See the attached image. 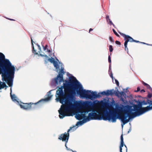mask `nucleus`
Here are the masks:
<instances>
[{"mask_svg":"<svg viewBox=\"0 0 152 152\" xmlns=\"http://www.w3.org/2000/svg\"><path fill=\"white\" fill-rule=\"evenodd\" d=\"M66 83H63L56 91V100L63 104L65 102V105L61 107V110L59 111V117L63 118L65 116H70L68 113L69 112L73 106L71 102L72 99L76 94H77L83 98H86L91 99L96 98L97 92L91 91L83 89L82 85L74 76L70 78L69 82L67 80L64 81Z\"/></svg>","mask_w":152,"mask_h":152,"instance_id":"obj_1","label":"nucleus"},{"mask_svg":"<svg viewBox=\"0 0 152 152\" xmlns=\"http://www.w3.org/2000/svg\"><path fill=\"white\" fill-rule=\"evenodd\" d=\"M5 58H0V69L3 71L1 75L2 80L11 87L13 85L15 68L9 60ZM7 87L5 82L0 81V89Z\"/></svg>","mask_w":152,"mask_h":152,"instance_id":"obj_2","label":"nucleus"},{"mask_svg":"<svg viewBox=\"0 0 152 152\" xmlns=\"http://www.w3.org/2000/svg\"><path fill=\"white\" fill-rule=\"evenodd\" d=\"M118 118L117 113L114 112L111 113H102L99 114L95 113H90L88 114V116L86 118V119L87 121H89L90 120L103 119L109 121L112 120V122H115L116 121Z\"/></svg>","mask_w":152,"mask_h":152,"instance_id":"obj_3","label":"nucleus"},{"mask_svg":"<svg viewBox=\"0 0 152 152\" xmlns=\"http://www.w3.org/2000/svg\"><path fill=\"white\" fill-rule=\"evenodd\" d=\"M97 105V103L94 102H92L91 101H86L82 103L80 106L81 108L86 110L84 111L83 110L79 111V112L80 114H77L75 116L76 118L78 120H81L86 117V113L91 111L96 107Z\"/></svg>","mask_w":152,"mask_h":152,"instance_id":"obj_4","label":"nucleus"},{"mask_svg":"<svg viewBox=\"0 0 152 152\" xmlns=\"http://www.w3.org/2000/svg\"><path fill=\"white\" fill-rule=\"evenodd\" d=\"M128 106V110L126 114L127 117L130 119L134 118L137 116H140L145 113V111L142 107L141 105L134 104L133 106Z\"/></svg>","mask_w":152,"mask_h":152,"instance_id":"obj_5","label":"nucleus"},{"mask_svg":"<svg viewBox=\"0 0 152 152\" xmlns=\"http://www.w3.org/2000/svg\"><path fill=\"white\" fill-rule=\"evenodd\" d=\"M128 106H124L121 104L116 108V111L118 113V118L123 122V125H124L129 121V119H126L127 116L125 115L126 114L128 111Z\"/></svg>","mask_w":152,"mask_h":152,"instance_id":"obj_6","label":"nucleus"},{"mask_svg":"<svg viewBox=\"0 0 152 152\" xmlns=\"http://www.w3.org/2000/svg\"><path fill=\"white\" fill-rule=\"evenodd\" d=\"M52 95H48V96L44 99H41L37 102L33 103L30 102L29 103H23L20 104L21 108L27 110H30L36 107L35 105L37 104L44 101H48L50 100L51 98Z\"/></svg>","mask_w":152,"mask_h":152,"instance_id":"obj_7","label":"nucleus"},{"mask_svg":"<svg viewBox=\"0 0 152 152\" xmlns=\"http://www.w3.org/2000/svg\"><path fill=\"white\" fill-rule=\"evenodd\" d=\"M31 42H32V45L33 47V52L34 54H38V52H39V54H40V55L42 56H45V57H48V56L47 55H48L50 57H53L54 56V55L53 53L51 51L49 50H48L47 48H46L45 46L44 47L43 46V48L44 50L45 51L46 54H41L40 53V51H41V47L40 46L37 45V46L38 47V51H37L34 49V47L33 46V41L32 39H31Z\"/></svg>","mask_w":152,"mask_h":152,"instance_id":"obj_8","label":"nucleus"},{"mask_svg":"<svg viewBox=\"0 0 152 152\" xmlns=\"http://www.w3.org/2000/svg\"><path fill=\"white\" fill-rule=\"evenodd\" d=\"M74 127H70V129L68 130L67 133L65 132L64 134H61L58 137V139L60 140H62L63 141H65L66 143H67L68 142L69 136V132Z\"/></svg>","mask_w":152,"mask_h":152,"instance_id":"obj_9","label":"nucleus"},{"mask_svg":"<svg viewBox=\"0 0 152 152\" xmlns=\"http://www.w3.org/2000/svg\"><path fill=\"white\" fill-rule=\"evenodd\" d=\"M64 69L61 68V70L60 71L58 75L55 79V82L56 84H58V83H61L62 81H64L63 80V75L64 74Z\"/></svg>","mask_w":152,"mask_h":152,"instance_id":"obj_10","label":"nucleus"},{"mask_svg":"<svg viewBox=\"0 0 152 152\" xmlns=\"http://www.w3.org/2000/svg\"><path fill=\"white\" fill-rule=\"evenodd\" d=\"M120 152H127V148L126 145L124 144L123 134L121 136V143L120 146Z\"/></svg>","mask_w":152,"mask_h":152,"instance_id":"obj_11","label":"nucleus"},{"mask_svg":"<svg viewBox=\"0 0 152 152\" xmlns=\"http://www.w3.org/2000/svg\"><path fill=\"white\" fill-rule=\"evenodd\" d=\"M120 34L124 37V40H125V42L126 45V43H128L129 42H133V41H134V39L129 36L126 35L120 32Z\"/></svg>","mask_w":152,"mask_h":152,"instance_id":"obj_12","label":"nucleus"},{"mask_svg":"<svg viewBox=\"0 0 152 152\" xmlns=\"http://www.w3.org/2000/svg\"><path fill=\"white\" fill-rule=\"evenodd\" d=\"M147 102L150 105H152V101L148 100ZM142 108L145 112H147L150 110H152V106H148L146 107H142Z\"/></svg>","mask_w":152,"mask_h":152,"instance_id":"obj_13","label":"nucleus"},{"mask_svg":"<svg viewBox=\"0 0 152 152\" xmlns=\"http://www.w3.org/2000/svg\"><path fill=\"white\" fill-rule=\"evenodd\" d=\"M48 60L51 63L53 64L54 66L56 68V69H58L59 68V66L58 64V62L53 59V58H48Z\"/></svg>","mask_w":152,"mask_h":152,"instance_id":"obj_14","label":"nucleus"},{"mask_svg":"<svg viewBox=\"0 0 152 152\" xmlns=\"http://www.w3.org/2000/svg\"><path fill=\"white\" fill-rule=\"evenodd\" d=\"M107 91V95L108 96H109V95H111L112 96L114 93V91L113 89H112L110 90H108Z\"/></svg>","mask_w":152,"mask_h":152,"instance_id":"obj_15","label":"nucleus"},{"mask_svg":"<svg viewBox=\"0 0 152 152\" xmlns=\"http://www.w3.org/2000/svg\"><path fill=\"white\" fill-rule=\"evenodd\" d=\"M87 121V120L86 118L84 119L82 121H78L76 125H82L84 123L86 122Z\"/></svg>","mask_w":152,"mask_h":152,"instance_id":"obj_16","label":"nucleus"},{"mask_svg":"<svg viewBox=\"0 0 152 152\" xmlns=\"http://www.w3.org/2000/svg\"><path fill=\"white\" fill-rule=\"evenodd\" d=\"M10 90H11V91H12L11 88H10ZM10 96L11 97V99H12V100L13 101H16V97L15 95L14 94H13V95H12L11 94V91Z\"/></svg>","mask_w":152,"mask_h":152,"instance_id":"obj_17","label":"nucleus"},{"mask_svg":"<svg viewBox=\"0 0 152 152\" xmlns=\"http://www.w3.org/2000/svg\"><path fill=\"white\" fill-rule=\"evenodd\" d=\"M101 94L102 95H106V96H108L107 93V91H104L102 92H100Z\"/></svg>","mask_w":152,"mask_h":152,"instance_id":"obj_18","label":"nucleus"},{"mask_svg":"<svg viewBox=\"0 0 152 152\" xmlns=\"http://www.w3.org/2000/svg\"><path fill=\"white\" fill-rule=\"evenodd\" d=\"M114 93L116 96L118 97L120 96V95H119L120 92L119 91L116 92V91H114Z\"/></svg>","mask_w":152,"mask_h":152,"instance_id":"obj_19","label":"nucleus"},{"mask_svg":"<svg viewBox=\"0 0 152 152\" xmlns=\"http://www.w3.org/2000/svg\"><path fill=\"white\" fill-rule=\"evenodd\" d=\"M119 95H120V96H124V95H126V94L124 92L121 91V92H120Z\"/></svg>","mask_w":152,"mask_h":152,"instance_id":"obj_20","label":"nucleus"},{"mask_svg":"<svg viewBox=\"0 0 152 152\" xmlns=\"http://www.w3.org/2000/svg\"><path fill=\"white\" fill-rule=\"evenodd\" d=\"M146 87L148 89H149L152 92V88L148 84L147 86H146Z\"/></svg>","mask_w":152,"mask_h":152,"instance_id":"obj_21","label":"nucleus"},{"mask_svg":"<svg viewBox=\"0 0 152 152\" xmlns=\"http://www.w3.org/2000/svg\"><path fill=\"white\" fill-rule=\"evenodd\" d=\"M109 49L110 52H112L113 50L112 46L111 45L109 46Z\"/></svg>","mask_w":152,"mask_h":152,"instance_id":"obj_22","label":"nucleus"},{"mask_svg":"<svg viewBox=\"0 0 152 152\" xmlns=\"http://www.w3.org/2000/svg\"><path fill=\"white\" fill-rule=\"evenodd\" d=\"M127 44L128 43H126V45L125 44H126L125 42H124V46H125V50L128 51V48H127Z\"/></svg>","mask_w":152,"mask_h":152,"instance_id":"obj_23","label":"nucleus"},{"mask_svg":"<svg viewBox=\"0 0 152 152\" xmlns=\"http://www.w3.org/2000/svg\"><path fill=\"white\" fill-rule=\"evenodd\" d=\"M152 96V94L149 93L147 95V97L148 98H151Z\"/></svg>","mask_w":152,"mask_h":152,"instance_id":"obj_24","label":"nucleus"},{"mask_svg":"<svg viewBox=\"0 0 152 152\" xmlns=\"http://www.w3.org/2000/svg\"><path fill=\"white\" fill-rule=\"evenodd\" d=\"M109 39L110 42H114V40L113 39V38L111 37H109Z\"/></svg>","mask_w":152,"mask_h":152,"instance_id":"obj_25","label":"nucleus"},{"mask_svg":"<svg viewBox=\"0 0 152 152\" xmlns=\"http://www.w3.org/2000/svg\"><path fill=\"white\" fill-rule=\"evenodd\" d=\"M113 32L117 36H119V35H118V33L116 32V31H115V30L114 29H113Z\"/></svg>","mask_w":152,"mask_h":152,"instance_id":"obj_26","label":"nucleus"},{"mask_svg":"<svg viewBox=\"0 0 152 152\" xmlns=\"http://www.w3.org/2000/svg\"><path fill=\"white\" fill-rule=\"evenodd\" d=\"M115 83L117 85V86H119V83L118 82V80H115Z\"/></svg>","mask_w":152,"mask_h":152,"instance_id":"obj_27","label":"nucleus"},{"mask_svg":"<svg viewBox=\"0 0 152 152\" xmlns=\"http://www.w3.org/2000/svg\"><path fill=\"white\" fill-rule=\"evenodd\" d=\"M101 94H100V92H99V93L98 94H97V95H96V98H98V97H100L101 96Z\"/></svg>","mask_w":152,"mask_h":152,"instance_id":"obj_28","label":"nucleus"},{"mask_svg":"<svg viewBox=\"0 0 152 152\" xmlns=\"http://www.w3.org/2000/svg\"><path fill=\"white\" fill-rule=\"evenodd\" d=\"M142 84L144 86H147L148 85V84L145 83V82H144L143 81H142Z\"/></svg>","mask_w":152,"mask_h":152,"instance_id":"obj_29","label":"nucleus"},{"mask_svg":"<svg viewBox=\"0 0 152 152\" xmlns=\"http://www.w3.org/2000/svg\"><path fill=\"white\" fill-rule=\"evenodd\" d=\"M115 43L118 45H120L121 44V43L120 42L118 41H116L115 42Z\"/></svg>","mask_w":152,"mask_h":152,"instance_id":"obj_30","label":"nucleus"},{"mask_svg":"<svg viewBox=\"0 0 152 152\" xmlns=\"http://www.w3.org/2000/svg\"><path fill=\"white\" fill-rule=\"evenodd\" d=\"M0 57H5V56L2 53L0 52Z\"/></svg>","mask_w":152,"mask_h":152,"instance_id":"obj_31","label":"nucleus"},{"mask_svg":"<svg viewBox=\"0 0 152 152\" xmlns=\"http://www.w3.org/2000/svg\"><path fill=\"white\" fill-rule=\"evenodd\" d=\"M109 20V22H110V25H113V26H114V25L113 24V23L112 22V21L110 20Z\"/></svg>","mask_w":152,"mask_h":152,"instance_id":"obj_32","label":"nucleus"},{"mask_svg":"<svg viewBox=\"0 0 152 152\" xmlns=\"http://www.w3.org/2000/svg\"><path fill=\"white\" fill-rule=\"evenodd\" d=\"M106 19H107V21L110 20V18H109V16H106Z\"/></svg>","mask_w":152,"mask_h":152,"instance_id":"obj_33","label":"nucleus"},{"mask_svg":"<svg viewBox=\"0 0 152 152\" xmlns=\"http://www.w3.org/2000/svg\"><path fill=\"white\" fill-rule=\"evenodd\" d=\"M108 61L109 63H111V58H108Z\"/></svg>","mask_w":152,"mask_h":152,"instance_id":"obj_34","label":"nucleus"},{"mask_svg":"<svg viewBox=\"0 0 152 152\" xmlns=\"http://www.w3.org/2000/svg\"><path fill=\"white\" fill-rule=\"evenodd\" d=\"M137 91H136L137 92H138L140 90V88L139 87H137Z\"/></svg>","mask_w":152,"mask_h":152,"instance_id":"obj_35","label":"nucleus"},{"mask_svg":"<svg viewBox=\"0 0 152 152\" xmlns=\"http://www.w3.org/2000/svg\"><path fill=\"white\" fill-rule=\"evenodd\" d=\"M111 64H110V65H109V71H110V70H111Z\"/></svg>","mask_w":152,"mask_h":152,"instance_id":"obj_36","label":"nucleus"},{"mask_svg":"<svg viewBox=\"0 0 152 152\" xmlns=\"http://www.w3.org/2000/svg\"><path fill=\"white\" fill-rule=\"evenodd\" d=\"M140 92L141 93L145 92V91L144 89H142L140 91Z\"/></svg>","mask_w":152,"mask_h":152,"instance_id":"obj_37","label":"nucleus"},{"mask_svg":"<svg viewBox=\"0 0 152 152\" xmlns=\"http://www.w3.org/2000/svg\"><path fill=\"white\" fill-rule=\"evenodd\" d=\"M102 104H103L104 105V106H106V105H107V103H104V102H102Z\"/></svg>","mask_w":152,"mask_h":152,"instance_id":"obj_38","label":"nucleus"},{"mask_svg":"<svg viewBox=\"0 0 152 152\" xmlns=\"http://www.w3.org/2000/svg\"><path fill=\"white\" fill-rule=\"evenodd\" d=\"M133 42H139V41L135 40H134V41H133Z\"/></svg>","mask_w":152,"mask_h":152,"instance_id":"obj_39","label":"nucleus"},{"mask_svg":"<svg viewBox=\"0 0 152 152\" xmlns=\"http://www.w3.org/2000/svg\"><path fill=\"white\" fill-rule=\"evenodd\" d=\"M143 104L145 105H146L147 104V103L146 102H143Z\"/></svg>","mask_w":152,"mask_h":152,"instance_id":"obj_40","label":"nucleus"},{"mask_svg":"<svg viewBox=\"0 0 152 152\" xmlns=\"http://www.w3.org/2000/svg\"><path fill=\"white\" fill-rule=\"evenodd\" d=\"M92 30H93V29H92L90 28V29H89V32H90L91 31H92Z\"/></svg>","mask_w":152,"mask_h":152,"instance_id":"obj_41","label":"nucleus"},{"mask_svg":"<svg viewBox=\"0 0 152 152\" xmlns=\"http://www.w3.org/2000/svg\"><path fill=\"white\" fill-rule=\"evenodd\" d=\"M110 76L111 77H112V78H113V75L112 74H111L110 75Z\"/></svg>","mask_w":152,"mask_h":152,"instance_id":"obj_42","label":"nucleus"},{"mask_svg":"<svg viewBox=\"0 0 152 152\" xmlns=\"http://www.w3.org/2000/svg\"><path fill=\"white\" fill-rule=\"evenodd\" d=\"M45 47L46 48H48V45H46L45 46Z\"/></svg>","mask_w":152,"mask_h":152,"instance_id":"obj_43","label":"nucleus"},{"mask_svg":"<svg viewBox=\"0 0 152 152\" xmlns=\"http://www.w3.org/2000/svg\"><path fill=\"white\" fill-rule=\"evenodd\" d=\"M65 146H66V148H67V147L66 146V143L65 144Z\"/></svg>","mask_w":152,"mask_h":152,"instance_id":"obj_44","label":"nucleus"},{"mask_svg":"<svg viewBox=\"0 0 152 152\" xmlns=\"http://www.w3.org/2000/svg\"><path fill=\"white\" fill-rule=\"evenodd\" d=\"M72 152H77L76 151H74L73 150H72Z\"/></svg>","mask_w":152,"mask_h":152,"instance_id":"obj_45","label":"nucleus"},{"mask_svg":"<svg viewBox=\"0 0 152 152\" xmlns=\"http://www.w3.org/2000/svg\"><path fill=\"white\" fill-rule=\"evenodd\" d=\"M50 93V91H49L48 92V93Z\"/></svg>","mask_w":152,"mask_h":152,"instance_id":"obj_46","label":"nucleus"},{"mask_svg":"<svg viewBox=\"0 0 152 152\" xmlns=\"http://www.w3.org/2000/svg\"><path fill=\"white\" fill-rule=\"evenodd\" d=\"M142 43H143V44H145V43H143V42H142Z\"/></svg>","mask_w":152,"mask_h":152,"instance_id":"obj_47","label":"nucleus"},{"mask_svg":"<svg viewBox=\"0 0 152 152\" xmlns=\"http://www.w3.org/2000/svg\"><path fill=\"white\" fill-rule=\"evenodd\" d=\"M10 20H13L12 19H10Z\"/></svg>","mask_w":152,"mask_h":152,"instance_id":"obj_48","label":"nucleus"},{"mask_svg":"<svg viewBox=\"0 0 152 152\" xmlns=\"http://www.w3.org/2000/svg\"><path fill=\"white\" fill-rule=\"evenodd\" d=\"M122 126L123 127V125L122 124Z\"/></svg>","mask_w":152,"mask_h":152,"instance_id":"obj_49","label":"nucleus"}]
</instances>
